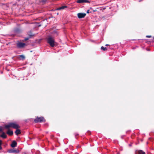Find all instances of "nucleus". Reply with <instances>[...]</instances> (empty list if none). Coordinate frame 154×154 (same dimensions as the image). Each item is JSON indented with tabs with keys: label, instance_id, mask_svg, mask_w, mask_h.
Masks as SVG:
<instances>
[{
	"label": "nucleus",
	"instance_id": "f257e3e1",
	"mask_svg": "<svg viewBox=\"0 0 154 154\" xmlns=\"http://www.w3.org/2000/svg\"><path fill=\"white\" fill-rule=\"evenodd\" d=\"M10 127L17 129L20 128V126L18 125L13 122L9 123L5 126V128L6 129H9Z\"/></svg>",
	"mask_w": 154,
	"mask_h": 154
},
{
	"label": "nucleus",
	"instance_id": "f03ea898",
	"mask_svg": "<svg viewBox=\"0 0 154 154\" xmlns=\"http://www.w3.org/2000/svg\"><path fill=\"white\" fill-rule=\"evenodd\" d=\"M10 127L17 129L20 128V126L18 125L13 122L9 123L5 126V128L6 129H9Z\"/></svg>",
	"mask_w": 154,
	"mask_h": 154
},
{
	"label": "nucleus",
	"instance_id": "7ed1b4c3",
	"mask_svg": "<svg viewBox=\"0 0 154 154\" xmlns=\"http://www.w3.org/2000/svg\"><path fill=\"white\" fill-rule=\"evenodd\" d=\"M47 41L51 47H54L55 46V41L52 37L50 36L47 38Z\"/></svg>",
	"mask_w": 154,
	"mask_h": 154
},
{
	"label": "nucleus",
	"instance_id": "20e7f679",
	"mask_svg": "<svg viewBox=\"0 0 154 154\" xmlns=\"http://www.w3.org/2000/svg\"><path fill=\"white\" fill-rule=\"evenodd\" d=\"M34 122L35 123L41 122H45V120L44 118L42 117H37L34 120Z\"/></svg>",
	"mask_w": 154,
	"mask_h": 154
},
{
	"label": "nucleus",
	"instance_id": "39448f33",
	"mask_svg": "<svg viewBox=\"0 0 154 154\" xmlns=\"http://www.w3.org/2000/svg\"><path fill=\"white\" fill-rule=\"evenodd\" d=\"M26 45L25 43L18 42L17 43V47L18 48H23Z\"/></svg>",
	"mask_w": 154,
	"mask_h": 154
},
{
	"label": "nucleus",
	"instance_id": "423d86ee",
	"mask_svg": "<svg viewBox=\"0 0 154 154\" xmlns=\"http://www.w3.org/2000/svg\"><path fill=\"white\" fill-rule=\"evenodd\" d=\"M86 15V14L84 13H79L77 14L78 17L79 18H84Z\"/></svg>",
	"mask_w": 154,
	"mask_h": 154
},
{
	"label": "nucleus",
	"instance_id": "0eeeda50",
	"mask_svg": "<svg viewBox=\"0 0 154 154\" xmlns=\"http://www.w3.org/2000/svg\"><path fill=\"white\" fill-rule=\"evenodd\" d=\"M76 2L78 3H89L90 2L88 0H77Z\"/></svg>",
	"mask_w": 154,
	"mask_h": 154
},
{
	"label": "nucleus",
	"instance_id": "6e6552de",
	"mask_svg": "<svg viewBox=\"0 0 154 154\" xmlns=\"http://www.w3.org/2000/svg\"><path fill=\"white\" fill-rule=\"evenodd\" d=\"M17 145V143L16 141L14 140L12 141L11 144V146L12 147H15Z\"/></svg>",
	"mask_w": 154,
	"mask_h": 154
},
{
	"label": "nucleus",
	"instance_id": "1a4fd4ad",
	"mask_svg": "<svg viewBox=\"0 0 154 154\" xmlns=\"http://www.w3.org/2000/svg\"><path fill=\"white\" fill-rule=\"evenodd\" d=\"M7 134H8V135L10 136H12L13 134V132L12 131H11L10 130H8L7 132Z\"/></svg>",
	"mask_w": 154,
	"mask_h": 154
},
{
	"label": "nucleus",
	"instance_id": "9d476101",
	"mask_svg": "<svg viewBox=\"0 0 154 154\" xmlns=\"http://www.w3.org/2000/svg\"><path fill=\"white\" fill-rule=\"evenodd\" d=\"M10 153H18V151L16 149H11L9 150V151Z\"/></svg>",
	"mask_w": 154,
	"mask_h": 154
},
{
	"label": "nucleus",
	"instance_id": "9b49d317",
	"mask_svg": "<svg viewBox=\"0 0 154 154\" xmlns=\"http://www.w3.org/2000/svg\"><path fill=\"white\" fill-rule=\"evenodd\" d=\"M2 134L1 135V137L3 138H6L7 137V136L5 134V132L3 131L2 132Z\"/></svg>",
	"mask_w": 154,
	"mask_h": 154
},
{
	"label": "nucleus",
	"instance_id": "f8f14e48",
	"mask_svg": "<svg viewBox=\"0 0 154 154\" xmlns=\"http://www.w3.org/2000/svg\"><path fill=\"white\" fill-rule=\"evenodd\" d=\"M67 7L66 6H61L60 7H59L57 8V10H61L64 9L65 8H67Z\"/></svg>",
	"mask_w": 154,
	"mask_h": 154
},
{
	"label": "nucleus",
	"instance_id": "ddd939ff",
	"mask_svg": "<svg viewBox=\"0 0 154 154\" xmlns=\"http://www.w3.org/2000/svg\"><path fill=\"white\" fill-rule=\"evenodd\" d=\"M15 133L17 135H18V134H20V131L18 129H16V130L15 131Z\"/></svg>",
	"mask_w": 154,
	"mask_h": 154
},
{
	"label": "nucleus",
	"instance_id": "4468645a",
	"mask_svg": "<svg viewBox=\"0 0 154 154\" xmlns=\"http://www.w3.org/2000/svg\"><path fill=\"white\" fill-rule=\"evenodd\" d=\"M138 154H145V152H143L142 150H140L138 151Z\"/></svg>",
	"mask_w": 154,
	"mask_h": 154
},
{
	"label": "nucleus",
	"instance_id": "2eb2a0df",
	"mask_svg": "<svg viewBox=\"0 0 154 154\" xmlns=\"http://www.w3.org/2000/svg\"><path fill=\"white\" fill-rule=\"evenodd\" d=\"M19 57L21 58L20 59L22 60H23L25 58V56L23 55H20Z\"/></svg>",
	"mask_w": 154,
	"mask_h": 154
},
{
	"label": "nucleus",
	"instance_id": "dca6fc26",
	"mask_svg": "<svg viewBox=\"0 0 154 154\" xmlns=\"http://www.w3.org/2000/svg\"><path fill=\"white\" fill-rule=\"evenodd\" d=\"M90 10H91V11H90L91 13H92L95 12V11H97V9L93 10V9H92V8H90Z\"/></svg>",
	"mask_w": 154,
	"mask_h": 154
},
{
	"label": "nucleus",
	"instance_id": "f3484780",
	"mask_svg": "<svg viewBox=\"0 0 154 154\" xmlns=\"http://www.w3.org/2000/svg\"><path fill=\"white\" fill-rule=\"evenodd\" d=\"M101 49L104 51H106L107 50V48H106L104 47L103 46H102L101 47Z\"/></svg>",
	"mask_w": 154,
	"mask_h": 154
},
{
	"label": "nucleus",
	"instance_id": "a211bd4d",
	"mask_svg": "<svg viewBox=\"0 0 154 154\" xmlns=\"http://www.w3.org/2000/svg\"><path fill=\"white\" fill-rule=\"evenodd\" d=\"M39 1L40 2H42L43 4L45 3L46 1V0H39Z\"/></svg>",
	"mask_w": 154,
	"mask_h": 154
},
{
	"label": "nucleus",
	"instance_id": "6ab92c4d",
	"mask_svg": "<svg viewBox=\"0 0 154 154\" xmlns=\"http://www.w3.org/2000/svg\"><path fill=\"white\" fill-rule=\"evenodd\" d=\"M2 144V142L1 140H0V150H1L2 149V147L1 146Z\"/></svg>",
	"mask_w": 154,
	"mask_h": 154
},
{
	"label": "nucleus",
	"instance_id": "aec40b11",
	"mask_svg": "<svg viewBox=\"0 0 154 154\" xmlns=\"http://www.w3.org/2000/svg\"><path fill=\"white\" fill-rule=\"evenodd\" d=\"M3 131V130L2 129V127L0 126V132H2Z\"/></svg>",
	"mask_w": 154,
	"mask_h": 154
},
{
	"label": "nucleus",
	"instance_id": "412c9836",
	"mask_svg": "<svg viewBox=\"0 0 154 154\" xmlns=\"http://www.w3.org/2000/svg\"><path fill=\"white\" fill-rule=\"evenodd\" d=\"M146 37H147V38H150L151 37V35H147L146 36Z\"/></svg>",
	"mask_w": 154,
	"mask_h": 154
},
{
	"label": "nucleus",
	"instance_id": "4be33fe9",
	"mask_svg": "<svg viewBox=\"0 0 154 154\" xmlns=\"http://www.w3.org/2000/svg\"><path fill=\"white\" fill-rule=\"evenodd\" d=\"M90 12L89 11V10H88L87 11V14H88Z\"/></svg>",
	"mask_w": 154,
	"mask_h": 154
},
{
	"label": "nucleus",
	"instance_id": "5701e85b",
	"mask_svg": "<svg viewBox=\"0 0 154 154\" xmlns=\"http://www.w3.org/2000/svg\"><path fill=\"white\" fill-rule=\"evenodd\" d=\"M78 134H77V133H75V137L77 136L78 135Z\"/></svg>",
	"mask_w": 154,
	"mask_h": 154
},
{
	"label": "nucleus",
	"instance_id": "b1692460",
	"mask_svg": "<svg viewBox=\"0 0 154 154\" xmlns=\"http://www.w3.org/2000/svg\"><path fill=\"white\" fill-rule=\"evenodd\" d=\"M29 39V38H26L25 39V41H27V40H28Z\"/></svg>",
	"mask_w": 154,
	"mask_h": 154
},
{
	"label": "nucleus",
	"instance_id": "393cba45",
	"mask_svg": "<svg viewBox=\"0 0 154 154\" xmlns=\"http://www.w3.org/2000/svg\"><path fill=\"white\" fill-rule=\"evenodd\" d=\"M117 154H120V153L119 152H118L117 153Z\"/></svg>",
	"mask_w": 154,
	"mask_h": 154
},
{
	"label": "nucleus",
	"instance_id": "a878e982",
	"mask_svg": "<svg viewBox=\"0 0 154 154\" xmlns=\"http://www.w3.org/2000/svg\"><path fill=\"white\" fill-rule=\"evenodd\" d=\"M108 45H108V44H106V46H108Z\"/></svg>",
	"mask_w": 154,
	"mask_h": 154
},
{
	"label": "nucleus",
	"instance_id": "bb28decb",
	"mask_svg": "<svg viewBox=\"0 0 154 154\" xmlns=\"http://www.w3.org/2000/svg\"><path fill=\"white\" fill-rule=\"evenodd\" d=\"M18 29H17L16 30V31H18Z\"/></svg>",
	"mask_w": 154,
	"mask_h": 154
},
{
	"label": "nucleus",
	"instance_id": "cd10ccee",
	"mask_svg": "<svg viewBox=\"0 0 154 154\" xmlns=\"http://www.w3.org/2000/svg\"><path fill=\"white\" fill-rule=\"evenodd\" d=\"M88 133H90V131H88Z\"/></svg>",
	"mask_w": 154,
	"mask_h": 154
},
{
	"label": "nucleus",
	"instance_id": "c85d7f7f",
	"mask_svg": "<svg viewBox=\"0 0 154 154\" xmlns=\"http://www.w3.org/2000/svg\"><path fill=\"white\" fill-rule=\"evenodd\" d=\"M153 39H154V37H153Z\"/></svg>",
	"mask_w": 154,
	"mask_h": 154
}]
</instances>
